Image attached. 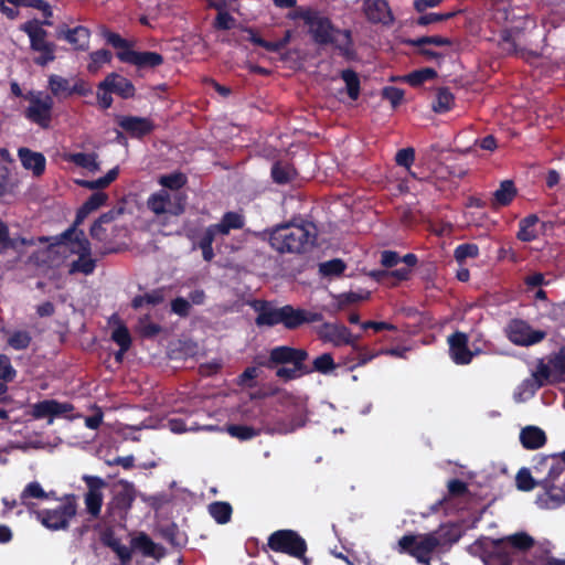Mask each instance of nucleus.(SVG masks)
Segmentation results:
<instances>
[{"label":"nucleus","mask_w":565,"mask_h":565,"mask_svg":"<svg viewBox=\"0 0 565 565\" xmlns=\"http://www.w3.org/2000/svg\"><path fill=\"white\" fill-rule=\"evenodd\" d=\"M111 215L104 214L102 215L90 227V235L98 239V241H105L106 239V228L104 225L109 224L111 222Z\"/></svg>","instance_id":"58"},{"label":"nucleus","mask_w":565,"mask_h":565,"mask_svg":"<svg viewBox=\"0 0 565 565\" xmlns=\"http://www.w3.org/2000/svg\"><path fill=\"white\" fill-rule=\"evenodd\" d=\"M104 38L106 39L107 43L110 44L113 47L117 50V57L119 58V54L125 51H129L134 44L129 41L122 39L119 34L110 32V31H104L103 32Z\"/></svg>","instance_id":"52"},{"label":"nucleus","mask_w":565,"mask_h":565,"mask_svg":"<svg viewBox=\"0 0 565 565\" xmlns=\"http://www.w3.org/2000/svg\"><path fill=\"white\" fill-rule=\"evenodd\" d=\"M119 126L132 137H142L149 134L153 125L147 118L125 116L119 119Z\"/></svg>","instance_id":"23"},{"label":"nucleus","mask_w":565,"mask_h":565,"mask_svg":"<svg viewBox=\"0 0 565 565\" xmlns=\"http://www.w3.org/2000/svg\"><path fill=\"white\" fill-rule=\"evenodd\" d=\"M316 238L315 226L306 224H284L275 227L269 243L279 253H301L311 246Z\"/></svg>","instance_id":"2"},{"label":"nucleus","mask_w":565,"mask_h":565,"mask_svg":"<svg viewBox=\"0 0 565 565\" xmlns=\"http://www.w3.org/2000/svg\"><path fill=\"white\" fill-rule=\"evenodd\" d=\"M74 409L70 403H61L55 399H45L32 405V416L36 419L49 418V424L53 423L54 417L65 416ZM79 415L70 416V418H76Z\"/></svg>","instance_id":"14"},{"label":"nucleus","mask_w":565,"mask_h":565,"mask_svg":"<svg viewBox=\"0 0 565 565\" xmlns=\"http://www.w3.org/2000/svg\"><path fill=\"white\" fill-rule=\"evenodd\" d=\"M516 192V188L511 180L502 181L492 194L491 206L497 209L509 205L515 198Z\"/></svg>","instance_id":"27"},{"label":"nucleus","mask_w":565,"mask_h":565,"mask_svg":"<svg viewBox=\"0 0 565 565\" xmlns=\"http://www.w3.org/2000/svg\"><path fill=\"white\" fill-rule=\"evenodd\" d=\"M159 183L162 185L161 190L181 191L185 183V177L182 173L162 175L159 179Z\"/></svg>","instance_id":"51"},{"label":"nucleus","mask_w":565,"mask_h":565,"mask_svg":"<svg viewBox=\"0 0 565 565\" xmlns=\"http://www.w3.org/2000/svg\"><path fill=\"white\" fill-rule=\"evenodd\" d=\"M31 343V335L28 331H14L8 338V344L14 350H24Z\"/></svg>","instance_id":"54"},{"label":"nucleus","mask_w":565,"mask_h":565,"mask_svg":"<svg viewBox=\"0 0 565 565\" xmlns=\"http://www.w3.org/2000/svg\"><path fill=\"white\" fill-rule=\"evenodd\" d=\"M19 158L24 169L32 171L33 175L39 177L45 170V157L26 148L19 149Z\"/></svg>","instance_id":"22"},{"label":"nucleus","mask_w":565,"mask_h":565,"mask_svg":"<svg viewBox=\"0 0 565 565\" xmlns=\"http://www.w3.org/2000/svg\"><path fill=\"white\" fill-rule=\"evenodd\" d=\"M56 36L65 40L76 50H86L88 47L90 32L87 28L82 25L70 29L67 25L61 24L56 29Z\"/></svg>","instance_id":"16"},{"label":"nucleus","mask_w":565,"mask_h":565,"mask_svg":"<svg viewBox=\"0 0 565 565\" xmlns=\"http://www.w3.org/2000/svg\"><path fill=\"white\" fill-rule=\"evenodd\" d=\"M99 88L110 89L113 93H116L124 98L131 97L135 92L131 82L116 73L109 74L102 83H99Z\"/></svg>","instance_id":"20"},{"label":"nucleus","mask_w":565,"mask_h":565,"mask_svg":"<svg viewBox=\"0 0 565 565\" xmlns=\"http://www.w3.org/2000/svg\"><path fill=\"white\" fill-rule=\"evenodd\" d=\"M539 223V217L534 214L526 216L520 222V230L518 232V238L523 242H531L537 236L535 230Z\"/></svg>","instance_id":"39"},{"label":"nucleus","mask_w":565,"mask_h":565,"mask_svg":"<svg viewBox=\"0 0 565 565\" xmlns=\"http://www.w3.org/2000/svg\"><path fill=\"white\" fill-rule=\"evenodd\" d=\"M107 200V195L103 192H95L90 198L83 204L77 212L76 223L83 222V220L93 211L102 206Z\"/></svg>","instance_id":"37"},{"label":"nucleus","mask_w":565,"mask_h":565,"mask_svg":"<svg viewBox=\"0 0 565 565\" xmlns=\"http://www.w3.org/2000/svg\"><path fill=\"white\" fill-rule=\"evenodd\" d=\"M217 11L218 13L215 19L214 26L218 30L232 29L235 25V19L228 12H226L225 9Z\"/></svg>","instance_id":"63"},{"label":"nucleus","mask_w":565,"mask_h":565,"mask_svg":"<svg viewBox=\"0 0 565 565\" xmlns=\"http://www.w3.org/2000/svg\"><path fill=\"white\" fill-rule=\"evenodd\" d=\"M50 494L44 491L38 481L28 483L20 494L21 504L31 508V499H47Z\"/></svg>","instance_id":"33"},{"label":"nucleus","mask_w":565,"mask_h":565,"mask_svg":"<svg viewBox=\"0 0 565 565\" xmlns=\"http://www.w3.org/2000/svg\"><path fill=\"white\" fill-rule=\"evenodd\" d=\"M186 196L182 191L159 190L147 200L148 209L158 222L167 223L171 217L180 216L185 210Z\"/></svg>","instance_id":"3"},{"label":"nucleus","mask_w":565,"mask_h":565,"mask_svg":"<svg viewBox=\"0 0 565 565\" xmlns=\"http://www.w3.org/2000/svg\"><path fill=\"white\" fill-rule=\"evenodd\" d=\"M545 366L552 382L565 381V345L548 356Z\"/></svg>","instance_id":"26"},{"label":"nucleus","mask_w":565,"mask_h":565,"mask_svg":"<svg viewBox=\"0 0 565 565\" xmlns=\"http://www.w3.org/2000/svg\"><path fill=\"white\" fill-rule=\"evenodd\" d=\"M318 335L335 347L351 345L355 347L358 338H354L351 331L343 324L326 322L317 329Z\"/></svg>","instance_id":"13"},{"label":"nucleus","mask_w":565,"mask_h":565,"mask_svg":"<svg viewBox=\"0 0 565 565\" xmlns=\"http://www.w3.org/2000/svg\"><path fill=\"white\" fill-rule=\"evenodd\" d=\"M502 542V540H500ZM512 546L520 550H527L533 546L534 540L525 532L515 533L503 539Z\"/></svg>","instance_id":"56"},{"label":"nucleus","mask_w":565,"mask_h":565,"mask_svg":"<svg viewBox=\"0 0 565 565\" xmlns=\"http://www.w3.org/2000/svg\"><path fill=\"white\" fill-rule=\"evenodd\" d=\"M111 339L122 349V351H127L131 343L130 334L124 326H119L113 331Z\"/></svg>","instance_id":"60"},{"label":"nucleus","mask_w":565,"mask_h":565,"mask_svg":"<svg viewBox=\"0 0 565 565\" xmlns=\"http://www.w3.org/2000/svg\"><path fill=\"white\" fill-rule=\"evenodd\" d=\"M543 491L536 497V504L541 509H556L565 502V491L553 484H541Z\"/></svg>","instance_id":"19"},{"label":"nucleus","mask_w":565,"mask_h":565,"mask_svg":"<svg viewBox=\"0 0 565 565\" xmlns=\"http://www.w3.org/2000/svg\"><path fill=\"white\" fill-rule=\"evenodd\" d=\"M345 269V264L341 259H331L319 265V273L324 277H335Z\"/></svg>","instance_id":"49"},{"label":"nucleus","mask_w":565,"mask_h":565,"mask_svg":"<svg viewBox=\"0 0 565 565\" xmlns=\"http://www.w3.org/2000/svg\"><path fill=\"white\" fill-rule=\"evenodd\" d=\"M341 78L345 84L348 96L355 100L360 95V79L358 74L351 70H344L341 73Z\"/></svg>","instance_id":"42"},{"label":"nucleus","mask_w":565,"mask_h":565,"mask_svg":"<svg viewBox=\"0 0 565 565\" xmlns=\"http://www.w3.org/2000/svg\"><path fill=\"white\" fill-rule=\"evenodd\" d=\"M306 359V351L296 350L289 347H277L270 352V361L274 363H292L294 365H301Z\"/></svg>","instance_id":"21"},{"label":"nucleus","mask_w":565,"mask_h":565,"mask_svg":"<svg viewBox=\"0 0 565 565\" xmlns=\"http://www.w3.org/2000/svg\"><path fill=\"white\" fill-rule=\"evenodd\" d=\"M520 441L526 449H537L546 443V435L536 426H527L521 430Z\"/></svg>","instance_id":"29"},{"label":"nucleus","mask_w":565,"mask_h":565,"mask_svg":"<svg viewBox=\"0 0 565 565\" xmlns=\"http://www.w3.org/2000/svg\"><path fill=\"white\" fill-rule=\"evenodd\" d=\"M119 61L131 64L137 68L146 70L160 66L163 63V57L161 54L156 52H139L131 47L129 51H125L119 54Z\"/></svg>","instance_id":"15"},{"label":"nucleus","mask_w":565,"mask_h":565,"mask_svg":"<svg viewBox=\"0 0 565 565\" xmlns=\"http://www.w3.org/2000/svg\"><path fill=\"white\" fill-rule=\"evenodd\" d=\"M17 375V371L11 364L10 359L0 354V380L4 382H11Z\"/></svg>","instance_id":"61"},{"label":"nucleus","mask_w":565,"mask_h":565,"mask_svg":"<svg viewBox=\"0 0 565 565\" xmlns=\"http://www.w3.org/2000/svg\"><path fill=\"white\" fill-rule=\"evenodd\" d=\"M118 173H119V169L116 167V168H113L111 170H109L107 172V174L103 178H99V179H96L93 181H81L79 184H82L85 188L92 189V190L103 189V188H106L108 184H110L118 177Z\"/></svg>","instance_id":"53"},{"label":"nucleus","mask_w":565,"mask_h":565,"mask_svg":"<svg viewBox=\"0 0 565 565\" xmlns=\"http://www.w3.org/2000/svg\"><path fill=\"white\" fill-rule=\"evenodd\" d=\"M83 480L87 487V491L84 494L86 512L92 519H97L100 515L104 502L103 491L106 488V481L95 476H84Z\"/></svg>","instance_id":"9"},{"label":"nucleus","mask_w":565,"mask_h":565,"mask_svg":"<svg viewBox=\"0 0 565 565\" xmlns=\"http://www.w3.org/2000/svg\"><path fill=\"white\" fill-rule=\"evenodd\" d=\"M271 550L284 552L295 557H302L306 552L305 541L294 531L280 530L269 536Z\"/></svg>","instance_id":"8"},{"label":"nucleus","mask_w":565,"mask_h":565,"mask_svg":"<svg viewBox=\"0 0 565 565\" xmlns=\"http://www.w3.org/2000/svg\"><path fill=\"white\" fill-rule=\"evenodd\" d=\"M550 381L552 382L545 362L541 361L532 375L516 387L513 394L514 401L522 403L530 399L540 387Z\"/></svg>","instance_id":"10"},{"label":"nucleus","mask_w":565,"mask_h":565,"mask_svg":"<svg viewBox=\"0 0 565 565\" xmlns=\"http://www.w3.org/2000/svg\"><path fill=\"white\" fill-rule=\"evenodd\" d=\"M411 275V269L407 267L401 266L395 269H384V270H374L371 273V276L375 278L377 281L385 285H395L399 281L408 279Z\"/></svg>","instance_id":"28"},{"label":"nucleus","mask_w":565,"mask_h":565,"mask_svg":"<svg viewBox=\"0 0 565 565\" xmlns=\"http://www.w3.org/2000/svg\"><path fill=\"white\" fill-rule=\"evenodd\" d=\"M215 225L218 228L220 235H227L231 230L242 228L244 226V218L239 213L227 212L221 222Z\"/></svg>","instance_id":"35"},{"label":"nucleus","mask_w":565,"mask_h":565,"mask_svg":"<svg viewBox=\"0 0 565 565\" xmlns=\"http://www.w3.org/2000/svg\"><path fill=\"white\" fill-rule=\"evenodd\" d=\"M168 427L174 434H182L186 431H196L199 429H213L212 426L201 427L196 420L193 419L192 415H173L167 419H159L156 417H149L145 419L140 425L131 426L125 425L121 429L126 437H130L132 440H139L135 435L128 436L125 430L138 431L140 429H156Z\"/></svg>","instance_id":"4"},{"label":"nucleus","mask_w":565,"mask_h":565,"mask_svg":"<svg viewBox=\"0 0 565 565\" xmlns=\"http://www.w3.org/2000/svg\"><path fill=\"white\" fill-rule=\"evenodd\" d=\"M436 550V540L430 533L404 535L397 542L399 553H408L422 564H428L430 554Z\"/></svg>","instance_id":"6"},{"label":"nucleus","mask_w":565,"mask_h":565,"mask_svg":"<svg viewBox=\"0 0 565 565\" xmlns=\"http://www.w3.org/2000/svg\"><path fill=\"white\" fill-rule=\"evenodd\" d=\"M295 171L288 164L276 163L271 169V175L277 183H287Z\"/></svg>","instance_id":"57"},{"label":"nucleus","mask_w":565,"mask_h":565,"mask_svg":"<svg viewBox=\"0 0 565 565\" xmlns=\"http://www.w3.org/2000/svg\"><path fill=\"white\" fill-rule=\"evenodd\" d=\"M436 76L435 70L430 67L414 71L403 77L405 82L412 86H419L424 82H427Z\"/></svg>","instance_id":"45"},{"label":"nucleus","mask_w":565,"mask_h":565,"mask_svg":"<svg viewBox=\"0 0 565 565\" xmlns=\"http://www.w3.org/2000/svg\"><path fill=\"white\" fill-rule=\"evenodd\" d=\"M508 337L516 345H533L541 342L546 332L542 330H534L527 322L523 320H513L508 326Z\"/></svg>","instance_id":"12"},{"label":"nucleus","mask_w":565,"mask_h":565,"mask_svg":"<svg viewBox=\"0 0 565 565\" xmlns=\"http://www.w3.org/2000/svg\"><path fill=\"white\" fill-rule=\"evenodd\" d=\"M71 81L58 75H51L49 78V88L57 97L72 95Z\"/></svg>","instance_id":"41"},{"label":"nucleus","mask_w":565,"mask_h":565,"mask_svg":"<svg viewBox=\"0 0 565 565\" xmlns=\"http://www.w3.org/2000/svg\"><path fill=\"white\" fill-rule=\"evenodd\" d=\"M500 543L501 541H495L489 537H481L468 547V552L472 556L481 558L483 563L487 564L491 554Z\"/></svg>","instance_id":"30"},{"label":"nucleus","mask_w":565,"mask_h":565,"mask_svg":"<svg viewBox=\"0 0 565 565\" xmlns=\"http://www.w3.org/2000/svg\"><path fill=\"white\" fill-rule=\"evenodd\" d=\"M89 60L87 70L90 73H97L103 65L110 63L111 53L107 50H98L90 53Z\"/></svg>","instance_id":"46"},{"label":"nucleus","mask_w":565,"mask_h":565,"mask_svg":"<svg viewBox=\"0 0 565 565\" xmlns=\"http://www.w3.org/2000/svg\"><path fill=\"white\" fill-rule=\"evenodd\" d=\"M544 463L550 468L544 478H540L539 482L542 484H552V481L559 477L565 468V462L562 461L557 456H546Z\"/></svg>","instance_id":"32"},{"label":"nucleus","mask_w":565,"mask_h":565,"mask_svg":"<svg viewBox=\"0 0 565 565\" xmlns=\"http://www.w3.org/2000/svg\"><path fill=\"white\" fill-rule=\"evenodd\" d=\"M163 292L162 290H153L151 292L137 296L132 300V306L135 308L143 307L145 305H157L163 301Z\"/></svg>","instance_id":"55"},{"label":"nucleus","mask_w":565,"mask_h":565,"mask_svg":"<svg viewBox=\"0 0 565 565\" xmlns=\"http://www.w3.org/2000/svg\"><path fill=\"white\" fill-rule=\"evenodd\" d=\"M226 431L239 440H248L259 434L258 429L246 425H228Z\"/></svg>","instance_id":"47"},{"label":"nucleus","mask_w":565,"mask_h":565,"mask_svg":"<svg viewBox=\"0 0 565 565\" xmlns=\"http://www.w3.org/2000/svg\"><path fill=\"white\" fill-rule=\"evenodd\" d=\"M131 547L140 551L145 556L159 559L163 556V550L153 543L147 535L139 534L131 540Z\"/></svg>","instance_id":"31"},{"label":"nucleus","mask_w":565,"mask_h":565,"mask_svg":"<svg viewBox=\"0 0 565 565\" xmlns=\"http://www.w3.org/2000/svg\"><path fill=\"white\" fill-rule=\"evenodd\" d=\"M53 99L43 93H33L29 97L26 117L41 127H47L51 121Z\"/></svg>","instance_id":"11"},{"label":"nucleus","mask_w":565,"mask_h":565,"mask_svg":"<svg viewBox=\"0 0 565 565\" xmlns=\"http://www.w3.org/2000/svg\"><path fill=\"white\" fill-rule=\"evenodd\" d=\"M382 95L392 104L393 107H396L404 98V90L394 86H390L383 89Z\"/></svg>","instance_id":"64"},{"label":"nucleus","mask_w":565,"mask_h":565,"mask_svg":"<svg viewBox=\"0 0 565 565\" xmlns=\"http://www.w3.org/2000/svg\"><path fill=\"white\" fill-rule=\"evenodd\" d=\"M209 512L217 523L225 524L231 519L232 507L226 502H214L209 505Z\"/></svg>","instance_id":"44"},{"label":"nucleus","mask_w":565,"mask_h":565,"mask_svg":"<svg viewBox=\"0 0 565 565\" xmlns=\"http://www.w3.org/2000/svg\"><path fill=\"white\" fill-rule=\"evenodd\" d=\"M21 30L25 32L30 39L31 47L34 51L55 47L54 44L46 41V31L42 28L38 20L28 21L21 25Z\"/></svg>","instance_id":"18"},{"label":"nucleus","mask_w":565,"mask_h":565,"mask_svg":"<svg viewBox=\"0 0 565 565\" xmlns=\"http://www.w3.org/2000/svg\"><path fill=\"white\" fill-rule=\"evenodd\" d=\"M103 541L106 545L111 547V550L117 554L122 565H128L131 558L130 548L126 545H122L119 540H117L110 532H106L103 535Z\"/></svg>","instance_id":"34"},{"label":"nucleus","mask_w":565,"mask_h":565,"mask_svg":"<svg viewBox=\"0 0 565 565\" xmlns=\"http://www.w3.org/2000/svg\"><path fill=\"white\" fill-rule=\"evenodd\" d=\"M31 244L25 238H10L7 225L0 221V250L12 248L18 250L20 246Z\"/></svg>","instance_id":"43"},{"label":"nucleus","mask_w":565,"mask_h":565,"mask_svg":"<svg viewBox=\"0 0 565 565\" xmlns=\"http://www.w3.org/2000/svg\"><path fill=\"white\" fill-rule=\"evenodd\" d=\"M516 486L522 491H530L536 486H541L539 479L532 476L531 471L526 468H522L516 475Z\"/></svg>","instance_id":"50"},{"label":"nucleus","mask_w":565,"mask_h":565,"mask_svg":"<svg viewBox=\"0 0 565 565\" xmlns=\"http://www.w3.org/2000/svg\"><path fill=\"white\" fill-rule=\"evenodd\" d=\"M479 248L475 244H462L456 247L455 258L461 263L467 258H475L478 256Z\"/></svg>","instance_id":"59"},{"label":"nucleus","mask_w":565,"mask_h":565,"mask_svg":"<svg viewBox=\"0 0 565 565\" xmlns=\"http://www.w3.org/2000/svg\"><path fill=\"white\" fill-rule=\"evenodd\" d=\"M435 536L437 548L449 547L461 537V529L456 524H445L430 532Z\"/></svg>","instance_id":"24"},{"label":"nucleus","mask_w":565,"mask_h":565,"mask_svg":"<svg viewBox=\"0 0 565 565\" xmlns=\"http://www.w3.org/2000/svg\"><path fill=\"white\" fill-rule=\"evenodd\" d=\"M454 103V96L447 88H440L437 92L436 100L433 104V109L436 113L448 111Z\"/></svg>","instance_id":"48"},{"label":"nucleus","mask_w":565,"mask_h":565,"mask_svg":"<svg viewBox=\"0 0 565 565\" xmlns=\"http://www.w3.org/2000/svg\"><path fill=\"white\" fill-rule=\"evenodd\" d=\"M50 253L63 255L68 265V273L89 275L95 269V260L90 256V245L82 231L70 228L62 234L57 244L52 245Z\"/></svg>","instance_id":"1"},{"label":"nucleus","mask_w":565,"mask_h":565,"mask_svg":"<svg viewBox=\"0 0 565 565\" xmlns=\"http://www.w3.org/2000/svg\"><path fill=\"white\" fill-rule=\"evenodd\" d=\"M281 323L287 329L298 328L303 323V310L291 306L281 307Z\"/></svg>","instance_id":"38"},{"label":"nucleus","mask_w":565,"mask_h":565,"mask_svg":"<svg viewBox=\"0 0 565 565\" xmlns=\"http://www.w3.org/2000/svg\"><path fill=\"white\" fill-rule=\"evenodd\" d=\"M313 367L318 372L328 373L334 370L335 364L331 354L324 353L315 359Z\"/></svg>","instance_id":"62"},{"label":"nucleus","mask_w":565,"mask_h":565,"mask_svg":"<svg viewBox=\"0 0 565 565\" xmlns=\"http://www.w3.org/2000/svg\"><path fill=\"white\" fill-rule=\"evenodd\" d=\"M95 153L76 152L68 156V160L74 164L86 169L89 172L99 170V164Z\"/></svg>","instance_id":"40"},{"label":"nucleus","mask_w":565,"mask_h":565,"mask_svg":"<svg viewBox=\"0 0 565 565\" xmlns=\"http://www.w3.org/2000/svg\"><path fill=\"white\" fill-rule=\"evenodd\" d=\"M76 512L75 499L73 497H65L54 508L36 511L35 516L46 529L58 531L65 530L70 525Z\"/></svg>","instance_id":"5"},{"label":"nucleus","mask_w":565,"mask_h":565,"mask_svg":"<svg viewBox=\"0 0 565 565\" xmlns=\"http://www.w3.org/2000/svg\"><path fill=\"white\" fill-rule=\"evenodd\" d=\"M301 18L315 42L319 44L335 43L340 36L348 40V33L334 29L330 20L319 12L306 11L301 14Z\"/></svg>","instance_id":"7"},{"label":"nucleus","mask_w":565,"mask_h":565,"mask_svg":"<svg viewBox=\"0 0 565 565\" xmlns=\"http://www.w3.org/2000/svg\"><path fill=\"white\" fill-rule=\"evenodd\" d=\"M257 326H275L281 323V308H273L264 305L256 318Z\"/></svg>","instance_id":"36"},{"label":"nucleus","mask_w":565,"mask_h":565,"mask_svg":"<svg viewBox=\"0 0 565 565\" xmlns=\"http://www.w3.org/2000/svg\"><path fill=\"white\" fill-rule=\"evenodd\" d=\"M449 352L456 364H468L473 353L468 350V337L462 332H456L448 338Z\"/></svg>","instance_id":"17"},{"label":"nucleus","mask_w":565,"mask_h":565,"mask_svg":"<svg viewBox=\"0 0 565 565\" xmlns=\"http://www.w3.org/2000/svg\"><path fill=\"white\" fill-rule=\"evenodd\" d=\"M364 12L372 22L387 23L392 20L391 11L385 0H364Z\"/></svg>","instance_id":"25"}]
</instances>
